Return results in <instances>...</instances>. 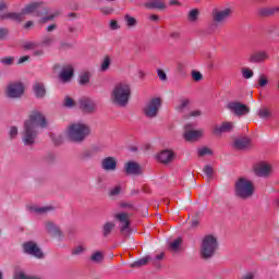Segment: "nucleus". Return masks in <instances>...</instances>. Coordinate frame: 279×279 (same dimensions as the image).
<instances>
[{
    "instance_id": "obj_1",
    "label": "nucleus",
    "mask_w": 279,
    "mask_h": 279,
    "mask_svg": "<svg viewBox=\"0 0 279 279\" xmlns=\"http://www.w3.org/2000/svg\"><path fill=\"white\" fill-rule=\"evenodd\" d=\"M38 128H47V120L43 113L35 111L24 122V129L22 131V143L26 147L36 145V138H38Z\"/></svg>"
},
{
    "instance_id": "obj_2",
    "label": "nucleus",
    "mask_w": 279,
    "mask_h": 279,
    "mask_svg": "<svg viewBox=\"0 0 279 279\" xmlns=\"http://www.w3.org/2000/svg\"><path fill=\"white\" fill-rule=\"evenodd\" d=\"M132 97V87L126 82L117 83L111 90V101L120 108H125Z\"/></svg>"
},
{
    "instance_id": "obj_3",
    "label": "nucleus",
    "mask_w": 279,
    "mask_h": 279,
    "mask_svg": "<svg viewBox=\"0 0 279 279\" xmlns=\"http://www.w3.org/2000/svg\"><path fill=\"white\" fill-rule=\"evenodd\" d=\"M90 135V126L86 123L75 122L68 126L65 136L72 143H84Z\"/></svg>"
},
{
    "instance_id": "obj_4",
    "label": "nucleus",
    "mask_w": 279,
    "mask_h": 279,
    "mask_svg": "<svg viewBox=\"0 0 279 279\" xmlns=\"http://www.w3.org/2000/svg\"><path fill=\"white\" fill-rule=\"evenodd\" d=\"M217 250H219L217 236L213 234L203 236L199 248V255L203 260H210V258H213L217 253Z\"/></svg>"
},
{
    "instance_id": "obj_5",
    "label": "nucleus",
    "mask_w": 279,
    "mask_h": 279,
    "mask_svg": "<svg viewBox=\"0 0 279 279\" xmlns=\"http://www.w3.org/2000/svg\"><path fill=\"white\" fill-rule=\"evenodd\" d=\"M56 43L53 35H45L40 41H26L23 44V49L27 51H33L35 58H41L45 56V49L43 47H51Z\"/></svg>"
},
{
    "instance_id": "obj_6",
    "label": "nucleus",
    "mask_w": 279,
    "mask_h": 279,
    "mask_svg": "<svg viewBox=\"0 0 279 279\" xmlns=\"http://www.w3.org/2000/svg\"><path fill=\"white\" fill-rule=\"evenodd\" d=\"M254 181L245 177H240L234 183L235 197L240 199H250L254 196Z\"/></svg>"
},
{
    "instance_id": "obj_7",
    "label": "nucleus",
    "mask_w": 279,
    "mask_h": 279,
    "mask_svg": "<svg viewBox=\"0 0 279 279\" xmlns=\"http://www.w3.org/2000/svg\"><path fill=\"white\" fill-rule=\"evenodd\" d=\"M35 13H36V16H43L41 23L53 21L56 16H60L59 11H54L50 13L49 10L38 7V4H28L24 9H22L23 16L27 14H35Z\"/></svg>"
},
{
    "instance_id": "obj_8",
    "label": "nucleus",
    "mask_w": 279,
    "mask_h": 279,
    "mask_svg": "<svg viewBox=\"0 0 279 279\" xmlns=\"http://www.w3.org/2000/svg\"><path fill=\"white\" fill-rule=\"evenodd\" d=\"M162 100L160 98H151L143 108L144 117L147 119H156V117H158V112H160Z\"/></svg>"
},
{
    "instance_id": "obj_9",
    "label": "nucleus",
    "mask_w": 279,
    "mask_h": 279,
    "mask_svg": "<svg viewBox=\"0 0 279 279\" xmlns=\"http://www.w3.org/2000/svg\"><path fill=\"white\" fill-rule=\"evenodd\" d=\"M232 16V9L225 8V9H214L211 12V19L214 25H223L229 17Z\"/></svg>"
},
{
    "instance_id": "obj_10",
    "label": "nucleus",
    "mask_w": 279,
    "mask_h": 279,
    "mask_svg": "<svg viewBox=\"0 0 279 279\" xmlns=\"http://www.w3.org/2000/svg\"><path fill=\"white\" fill-rule=\"evenodd\" d=\"M24 254H27L28 256H34V258H38L39 260H43L45 258V253L40 247H38V244L34 241L25 242L22 245Z\"/></svg>"
},
{
    "instance_id": "obj_11",
    "label": "nucleus",
    "mask_w": 279,
    "mask_h": 279,
    "mask_svg": "<svg viewBox=\"0 0 279 279\" xmlns=\"http://www.w3.org/2000/svg\"><path fill=\"white\" fill-rule=\"evenodd\" d=\"M193 123L185 124L183 138L189 143L199 141L204 136V130H194Z\"/></svg>"
},
{
    "instance_id": "obj_12",
    "label": "nucleus",
    "mask_w": 279,
    "mask_h": 279,
    "mask_svg": "<svg viewBox=\"0 0 279 279\" xmlns=\"http://www.w3.org/2000/svg\"><path fill=\"white\" fill-rule=\"evenodd\" d=\"M228 110L235 114V117H245V114H250V107L243 102L231 101L227 106Z\"/></svg>"
},
{
    "instance_id": "obj_13",
    "label": "nucleus",
    "mask_w": 279,
    "mask_h": 279,
    "mask_svg": "<svg viewBox=\"0 0 279 279\" xmlns=\"http://www.w3.org/2000/svg\"><path fill=\"white\" fill-rule=\"evenodd\" d=\"M23 93H25V86L23 83H11L7 89L8 97L11 99H19V97H23Z\"/></svg>"
},
{
    "instance_id": "obj_14",
    "label": "nucleus",
    "mask_w": 279,
    "mask_h": 279,
    "mask_svg": "<svg viewBox=\"0 0 279 279\" xmlns=\"http://www.w3.org/2000/svg\"><path fill=\"white\" fill-rule=\"evenodd\" d=\"M116 219L120 221V232L123 236H130V215L128 213L116 214Z\"/></svg>"
},
{
    "instance_id": "obj_15",
    "label": "nucleus",
    "mask_w": 279,
    "mask_h": 279,
    "mask_svg": "<svg viewBox=\"0 0 279 279\" xmlns=\"http://www.w3.org/2000/svg\"><path fill=\"white\" fill-rule=\"evenodd\" d=\"M254 171L258 178H269V175L274 173V169L271 168V165L267 162H259L255 165Z\"/></svg>"
},
{
    "instance_id": "obj_16",
    "label": "nucleus",
    "mask_w": 279,
    "mask_h": 279,
    "mask_svg": "<svg viewBox=\"0 0 279 279\" xmlns=\"http://www.w3.org/2000/svg\"><path fill=\"white\" fill-rule=\"evenodd\" d=\"M45 230L50 234V236H53L54 239H59V241H62V230L56 222L53 221H46L45 222Z\"/></svg>"
},
{
    "instance_id": "obj_17",
    "label": "nucleus",
    "mask_w": 279,
    "mask_h": 279,
    "mask_svg": "<svg viewBox=\"0 0 279 279\" xmlns=\"http://www.w3.org/2000/svg\"><path fill=\"white\" fill-rule=\"evenodd\" d=\"M157 160H159L161 165H171V162L175 160V151L163 149L157 155Z\"/></svg>"
},
{
    "instance_id": "obj_18",
    "label": "nucleus",
    "mask_w": 279,
    "mask_h": 279,
    "mask_svg": "<svg viewBox=\"0 0 279 279\" xmlns=\"http://www.w3.org/2000/svg\"><path fill=\"white\" fill-rule=\"evenodd\" d=\"M80 108L81 110H83V112H86L87 114H93V112L97 110V105L90 98H81Z\"/></svg>"
},
{
    "instance_id": "obj_19",
    "label": "nucleus",
    "mask_w": 279,
    "mask_h": 279,
    "mask_svg": "<svg viewBox=\"0 0 279 279\" xmlns=\"http://www.w3.org/2000/svg\"><path fill=\"white\" fill-rule=\"evenodd\" d=\"M234 130V122H222L219 125L214 126V134L216 136H221V134H228Z\"/></svg>"
},
{
    "instance_id": "obj_20",
    "label": "nucleus",
    "mask_w": 279,
    "mask_h": 279,
    "mask_svg": "<svg viewBox=\"0 0 279 279\" xmlns=\"http://www.w3.org/2000/svg\"><path fill=\"white\" fill-rule=\"evenodd\" d=\"M73 73H74L73 65H70V64L63 65L59 74V80L63 83L71 82L73 77Z\"/></svg>"
},
{
    "instance_id": "obj_21",
    "label": "nucleus",
    "mask_w": 279,
    "mask_h": 279,
    "mask_svg": "<svg viewBox=\"0 0 279 279\" xmlns=\"http://www.w3.org/2000/svg\"><path fill=\"white\" fill-rule=\"evenodd\" d=\"M124 173L126 175H141V166L134 161L124 165Z\"/></svg>"
},
{
    "instance_id": "obj_22",
    "label": "nucleus",
    "mask_w": 279,
    "mask_h": 279,
    "mask_svg": "<svg viewBox=\"0 0 279 279\" xmlns=\"http://www.w3.org/2000/svg\"><path fill=\"white\" fill-rule=\"evenodd\" d=\"M101 169L104 171H117V158L106 157L101 160Z\"/></svg>"
},
{
    "instance_id": "obj_23",
    "label": "nucleus",
    "mask_w": 279,
    "mask_h": 279,
    "mask_svg": "<svg viewBox=\"0 0 279 279\" xmlns=\"http://www.w3.org/2000/svg\"><path fill=\"white\" fill-rule=\"evenodd\" d=\"M33 90L37 99H45V95H47V88H45V83H34Z\"/></svg>"
},
{
    "instance_id": "obj_24",
    "label": "nucleus",
    "mask_w": 279,
    "mask_h": 279,
    "mask_svg": "<svg viewBox=\"0 0 279 279\" xmlns=\"http://www.w3.org/2000/svg\"><path fill=\"white\" fill-rule=\"evenodd\" d=\"M235 149H247L252 146L250 137H239L233 142Z\"/></svg>"
},
{
    "instance_id": "obj_25",
    "label": "nucleus",
    "mask_w": 279,
    "mask_h": 279,
    "mask_svg": "<svg viewBox=\"0 0 279 279\" xmlns=\"http://www.w3.org/2000/svg\"><path fill=\"white\" fill-rule=\"evenodd\" d=\"M267 58H269V54H267V51L259 50L251 54L250 62H253V63L264 62V60H267Z\"/></svg>"
},
{
    "instance_id": "obj_26",
    "label": "nucleus",
    "mask_w": 279,
    "mask_h": 279,
    "mask_svg": "<svg viewBox=\"0 0 279 279\" xmlns=\"http://www.w3.org/2000/svg\"><path fill=\"white\" fill-rule=\"evenodd\" d=\"M2 20L9 19L10 21H15L16 23H21V21H25V16L23 12H9L1 15Z\"/></svg>"
},
{
    "instance_id": "obj_27",
    "label": "nucleus",
    "mask_w": 279,
    "mask_h": 279,
    "mask_svg": "<svg viewBox=\"0 0 279 279\" xmlns=\"http://www.w3.org/2000/svg\"><path fill=\"white\" fill-rule=\"evenodd\" d=\"M147 10H167V4L162 1H149L144 3Z\"/></svg>"
},
{
    "instance_id": "obj_28",
    "label": "nucleus",
    "mask_w": 279,
    "mask_h": 279,
    "mask_svg": "<svg viewBox=\"0 0 279 279\" xmlns=\"http://www.w3.org/2000/svg\"><path fill=\"white\" fill-rule=\"evenodd\" d=\"M97 151H101V147H94V148H90V149H86V150H83L81 153V160H90V158H95V154H97Z\"/></svg>"
},
{
    "instance_id": "obj_29",
    "label": "nucleus",
    "mask_w": 279,
    "mask_h": 279,
    "mask_svg": "<svg viewBox=\"0 0 279 279\" xmlns=\"http://www.w3.org/2000/svg\"><path fill=\"white\" fill-rule=\"evenodd\" d=\"M110 66H112V58L110 56H106L100 61L99 72L106 73V72L110 71Z\"/></svg>"
},
{
    "instance_id": "obj_30",
    "label": "nucleus",
    "mask_w": 279,
    "mask_h": 279,
    "mask_svg": "<svg viewBox=\"0 0 279 279\" xmlns=\"http://www.w3.org/2000/svg\"><path fill=\"white\" fill-rule=\"evenodd\" d=\"M31 210L32 213H36V215H46V213H51L56 210V207L48 205L44 207H32Z\"/></svg>"
},
{
    "instance_id": "obj_31",
    "label": "nucleus",
    "mask_w": 279,
    "mask_h": 279,
    "mask_svg": "<svg viewBox=\"0 0 279 279\" xmlns=\"http://www.w3.org/2000/svg\"><path fill=\"white\" fill-rule=\"evenodd\" d=\"M78 84L81 86H86L90 84V72L89 71H83L78 75Z\"/></svg>"
},
{
    "instance_id": "obj_32",
    "label": "nucleus",
    "mask_w": 279,
    "mask_h": 279,
    "mask_svg": "<svg viewBox=\"0 0 279 279\" xmlns=\"http://www.w3.org/2000/svg\"><path fill=\"white\" fill-rule=\"evenodd\" d=\"M187 21L189 23H197L199 21V9H191L187 12Z\"/></svg>"
},
{
    "instance_id": "obj_33",
    "label": "nucleus",
    "mask_w": 279,
    "mask_h": 279,
    "mask_svg": "<svg viewBox=\"0 0 279 279\" xmlns=\"http://www.w3.org/2000/svg\"><path fill=\"white\" fill-rule=\"evenodd\" d=\"M117 225L114 222L108 221L105 222L102 226V235L104 236H110V233L114 230Z\"/></svg>"
},
{
    "instance_id": "obj_34",
    "label": "nucleus",
    "mask_w": 279,
    "mask_h": 279,
    "mask_svg": "<svg viewBox=\"0 0 279 279\" xmlns=\"http://www.w3.org/2000/svg\"><path fill=\"white\" fill-rule=\"evenodd\" d=\"M190 104H191V100L189 98L181 99L175 107L177 112H183L184 110H186V108H189Z\"/></svg>"
},
{
    "instance_id": "obj_35",
    "label": "nucleus",
    "mask_w": 279,
    "mask_h": 279,
    "mask_svg": "<svg viewBox=\"0 0 279 279\" xmlns=\"http://www.w3.org/2000/svg\"><path fill=\"white\" fill-rule=\"evenodd\" d=\"M149 260H151V257L146 256V257H143V258L130 264V267H145V265H147V263H149Z\"/></svg>"
},
{
    "instance_id": "obj_36",
    "label": "nucleus",
    "mask_w": 279,
    "mask_h": 279,
    "mask_svg": "<svg viewBox=\"0 0 279 279\" xmlns=\"http://www.w3.org/2000/svg\"><path fill=\"white\" fill-rule=\"evenodd\" d=\"M257 114L259 119L267 121L271 117V110H269V108H262L258 110Z\"/></svg>"
},
{
    "instance_id": "obj_37",
    "label": "nucleus",
    "mask_w": 279,
    "mask_h": 279,
    "mask_svg": "<svg viewBox=\"0 0 279 279\" xmlns=\"http://www.w3.org/2000/svg\"><path fill=\"white\" fill-rule=\"evenodd\" d=\"M180 245H182V238H178L173 242H171L169 244V250L171 252H179L180 251Z\"/></svg>"
},
{
    "instance_id": "obj_38",
    "label": "nucleus",
    "mask_w": 279,
    "mask_h": 279,
    "mask_svg": "<svg viewBox=\"0 0 279 279\" xmlns=\"http://www.w3.org/2000/svg\"><path fill=\"white\" fill-rule=\"evenodd\" d=\"M279 9H269V8H262L258 10L259 16H271L275 12H278Z\"/></svg>"
},
{
    "instance_id": "obj_39",
    "label": "nucleus",
    "mask_w": 279,
    "mask_h": 279,
    "mask_svg": "<svg viewBox=\"0 0 279 279\" xmlns=\"http://www.w3.org/2000/svg\"><path fill=\"white\" fill-rule=\"evenodd\" d=\"M90 260L92 263H102L104 262V253L102 252H95L92 256H90Z\"/></svg>"
},
{
    "instance_id": "obj_40",
    "label": "nucleus",
    "mask_w": 279,
    "mask_h": 279,
    "mask_svg": "<svg viewBox=\"0 0 279 279\" xmlns=\"http://www.w3.org/2000/svg\"><path fill=\"white\" fill-rule=\"evenodd\" d=\"M121 191H123V186L122 185H116L110 189L109 191V195L111 197H117L118 195H121Z\"/></svg>"
},
{
    "instance_id": "obj_41",
    "label": "nucleus",
    "mask_w": 279,
    "mask_h": 279,
    "mask_svg": "<svg viewBox=\"0 0 279 279\" xmlns=\"http://www.w3.org/2000/svg\"><path fill=\"white\" fill-rule=\"evenodd\" d=\"M124 21H125L128 27H136L137 21L135 20V17H132L131 15L126 14L124 16Z\"/></svg>"
},
{
    "instance_id": "obj_42",
    "label": "nucleus",
    "mask_w": 279,
    "mask_h": 279,
    "mask_svg": "<svg viewBox=\"0 0 279 279\" xmlns=\"http://www.w3.org/2000/svg\"><path fill=\"white\" fill-rule=\"evenodd\" d=\"M198 156L202 158L204 156H213V150L208 147L198 148Z\"/></svg>"
},
{
    "instance_id": "obj_43",
    "label": "nucleus",
    "mask_w": 279,
    "mask_h": 279,
    "mask_svg": "<svg viewBox=\"0 0 279 279\" xmlns=\"http://www.w3.org/2000/svg\"><path fill=\"white\" fill-rule=\"evenodd\" d=\"M19 136V128L16 126H10L9 128V138L11 141H14Z\"/></svg>"
},
{
    "instance_id": "obj_44",
    "label": "nucleus",
    "mask_w": 279,
    "mask_h": 279,
    "mask_svg": "<svg viewBox=\"0 0 279 279\" xmlns=\"http://www.w3.org/2000/svg\"><path fill=\"white\" fill-rule=\"evenodd\" d=\"M257 83H258V86H260V88H265V86L269 84V81L267 80V76H265V74H260Z\"/></svg>"
},
{
    "instance_id": "obj_45",
    "label": "nucleus",
    "mask_w": 279,
    "mask_h": 279,
    "mask_svg": "<svg viewBox=\"0 0 279 279\" xmlns=\"http://www.w3.org/2000/svg\"><path fill=\"white\" fill-rule=\"evenodd\" d=\"M1 64L4 66H12L14 64V58L12 57H4L0 60Z\"/></svg>"
},
{
    "instance_id": "obj_46",
    "label": "nucleus",
    "mask_w": 279,
    "mask_h": 279,
    "mask_svg": "<svg viewBox=\"0 0 279 279\" xmlns=\"http://www.w3.org/2000/svg\"><path fill=\"white\" fill-rule=\"evenodd\" d=\"M192 80H194V82H202V80H204V75H202L199 71L193 70Z\"/></svg>"
},
{
    "instance_id": "obj_47",
    "label": "nucleus",
    "mask_w": 279,
    "mask_h": 279,
    "mask_svg": "<svg viewBox=\"0 0 279 279\" xmlns=\"http://www.w3.org/2000/svg\"><path fill=\"white\" fill-rule=\"evenodd\" d=\"M63 106H65V108H73L75 106V100H73V98L66 96L64 98Z\"/></svg>"
},
{
    "instance_id": "obj_48",
    "label": "nucleus",
    "mask_w": 279,
    "mask_h": 279,
    "mask_svg": "<svg viewBox=\"0 0 279 279\" xmlns=\"http://www.w3.org/2000/svg\"><path fill=\"white\" fill-rule=\"evenodd\" d=\"M242 75L245 80H251V77H254V71H252L251 69H243L242 70Z\"/></svg>"
},
{
    "instance_id": "obj_49",
    "label": "nucleus",
    "mask_w": 279,
    "mask_h": 279,
    "mask_svg": "<svg viewBox=\"0 0 279 279\" xmlns=\"http://www.w3.org/2000/svg\"><path fill=\"white\" fill-rule=\"evenodd\" d=\"M203 171H204L205 175L208 178V180H210V178H213V173H214L213 167L205 166Z\"/></svg>"
},
{
    "instance_id": "obj_50",
    "label": "nucleus",
    "mask_w": 279,
    "mask_h": 279,
    "mask_svg": "<svg viewBox=\"0 0 279 279\" xmlns=\"http://www.w3.org/2000/svg\"><path fill=\"white\" fill-rule=\"evenodd\" d=\"M157 75L161 82H167V73L161 69L157 70Z\"/></svg>"
},
{
    "instance_id": "obj_51",
    "label": "nucleus",
    "mask_w": 279,
    "mask_h": 279,
    "mask_svg": "<svg viewBox=\"0 0 279 279\" xmlns=\"http://www.w3.org/2000/svg\"><path fill=\"white\" fill-rule=\"evenodd\" d=\"M84 246L80 245V246H76L73 251H72V254H74L75 256L80 255V254H84Z\"/></svg>"
},
{
    "instance_id": "obj_52",
    "label": "nucleus",
    "mask_w": 279,
    "mask_h": 279,
    "mask_svg": "<svg viewBox=\"0 0 279 279\" xmlns=\"http://www.w3.org/2000/svg\"><path fill=\"white\" fill-rule=\"evenodd\" d=\"M109 27H110V29L114 31V29H119L121 26H119V22H117V20H112L109 23Z\"/></svg>"
},
{
    "instance_id": "obj_53",
    "label": "nucleus",
    "mask_w": 279,
    "mask_h": 279,
    "mask_svg": "<svg viewBox=\"0 0 279 279\" xmlns=\"http://www.w3.org/2000/svg\"><path fill=\"white\" fill-rule=\"evenodd\" d=\"M256 278V271L246 272L241 279H254Z\"/></svg>"
},
{
    "instance_id": "obj_54",
    "label": "nucleus",
    "mask_w": 279,
    "mask_h": 279,
    "mask_svg": "<svg viewBox=\"0 0 279 279\" xmlns=\"http://www.w3.org/2000/svg\"><path fill=\"white\" fill-rule=\"evenodd\" d=\"M100 12L102 13V14H112V8H110V7H102V8H100Z\"/></svg>"
},
{
    "instance_id": "obj_55",
    "label": "nucleus",
    "mask_w": 279,
    "mask_h": 279,
    "mask_svg": "<svg viewBox=\"0 0 279 279\" xmlns=\"http://www.w3.org/2000/svg\"><path fill=\"white\" fill-rule=\"evenodd\" d=\"M169 5H177L178 8H182V2H180L179 0H169Z\"/></svg>"
},
{
    "instance_id": "obj_56",
    "label": "nucleus",
    "mask_w": 279,
    "mask_h": 279,
    "mask_svg": "<svg viewBox=\"0 0 279 279\" xmlns=\"http://www.w3.org/2000/svg\"><path fill=\"white\" fill-rule=\"evenodd\" d=\"M190 117H202V110L197 109L190 113Z\"/></svg>"
},
{
    "instance_id": "obj_57",
    "label": "nucleus",
    "mask_w": 279,
    "mask_h": 279,
    "mask_svg": "<svg viewBox=\"0 0 279 279\" xmlns=\"http://www.w3.org/2000/svg\"><path fill=\"white\" fill-rule=\"evenodd\" d=\"M29 60V56H24L19 59L17 64H23L24 62H27Z\"/></svg>"
},
{
    "instance_id": "obj_58",
    "label": "nucleus",
    "mask_w": 279,
    "mask_h": 279,
    "mask_svg": "<svg viewBox=\"0 0 279 279\" xmlns=\"http://www.w3.org/2000/svg\"><path fill=\"white\" fill-rule=\"evenodd\" d=\"M8 36V31L5 28H0V38H5Z\"/></svg>"
},
{
    "instance_id": "obj_59",
    "label": "nucleus",
    "mask_w": 279,
    "mask_h": 279,
    "mask_svg": "<svg viewBox=\"0 0 279 279\" xmlns=\"http://www.w3.org/2000/svg\"><path fill=\"white\" fill-rule=\"evenodd\" d=\"M53 158H56V155H53V153H49V154L46 156V160H48V162H51V160H53Z\"/></svg>"
},
{
    "instance_id": "obj_60",
    "label": "nucleus",
    "mask_w": 279,
    "mask_h": 279,
    "mask_svg": "<svg viewBox=\"0 0 279 279\" xmlns=\"http://www.w3.org/2000/svg\"><path fill=\"white\" fill-rule=\"evenodd\" d=\"M149 19H150V21H154L155 23H158L160 17L156 14H153V15L149 16Z\"/></svg>"
},
{
    "instance_id": "obj_61",
    "label": "nucleus",
    "mask_w": 279,
    "mask_h": 279,
    "mask_svg": "<svg viewBox=\"0 0 279 279\" xmlns=\"http://www.w3.org/2000/svg\"><path fill=\"white\" fill-rule=\"evenodd\" d=\"M96 183L98 184V186H101V184H104V177H98L96 179Z\"/></svg>"
},
{
    "instance_id": "obj_62",
    "label": "nucleus",
    "mask_w": 279,
    "mask_h": 279,
    "mask_svg": "<svg viewBox=\"0 0 279 279\" xmlns=\"http://www.w3.org/2000/svg\"><path fill=\"white\" fill-rule=\"evenodd\" d=\"M170 37L174 38V39H178V38H180V33L173 32V33L170 34Z\"/></svg>"
},
{
    "instance_id": "obj_63",
    "label": "nucleus",
    "mask_w": 279,
    "mask_h": 279,
    "mask_svg": "<svg viewBox=\"0 0 279 279\" xmlns=\"http://www.w3.org/2000/svg\"><path fill=\"white\" fill-rule=\"evenodd\" d=\"M56 27H58L56 24H51L47 27V32H53V29H56Z\"/></svg>"
},
{
    "instance_id": "obj_64",
    "label": "nucleus",
    "mask_w": 279,
    "mask_h": 279,
    "mask_svg": "<svg viewBox=\"0 0 279 279\" xmlns=\"http://www.w3.org/2000/svg\"><path fill=\"white\" fill-rule=\"evenodd\" d=\"M162 258H165V253L158 254L155 257L156 260H162Z\"/></svg>"
}]
</instances>
